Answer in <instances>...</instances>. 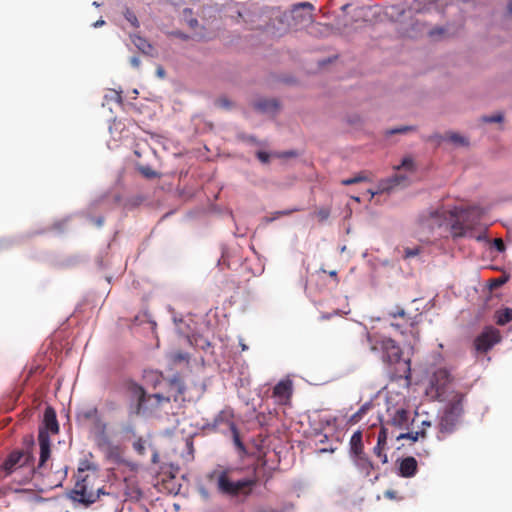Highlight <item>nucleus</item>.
I'll return each mask as SVG.
<instances>
[{"mask_svg":"<svg viewBox=\"0 0 512 512\" xmlns=\"http://www.w3.org/2000/svg\"><path fill=\"white\" fill-rule=\"evenodd\" d=\"M130 39L132 43L139 49L143 54L150 55L153 51L152 45L143 37L138 34H131Z\"/></svg>","mask_w":512,"mask_h":512,"instance_id":"nucleus-24","label":"nucleus"},{"mask_svg":"<svg viewBox=\"0 0 512 512\" xmlns=\"http://www.w3.org/2000/svg\"><path fill=\"white\" fill-rule=\"evenodd\" d=\"M104 20H97L95 23H94V27H99V26H102L104 24Z\"/></svg>","mask_w":512,"mask_h":512,"instance_id":"nucleus-53","label":"nucleus"},{"mask_svg":"<svg viewBox=\"0 0 512 512\" xmlns=\"http://www.w3.org/2000/svg\"><path fill=\"white\" fill-rule=\"evenodd\" d=\"M171 358L174 362H181V361L187 360L188 355L186 353L177 352V353H173Z\"/></svg>","mask_w":512,"mask_h":512,"instance_id":"nucleus-41","label":"nucleus"},{"mask_svg":"<svg viewBox=\"0 0 512 512\" xmlns=\"http://www.w3.org/2000/svg\"><path fill=\"white\" fill-rule=\"evenodd\" d=\"M354 465L365 477H369L374 470V464L366 454L351 457Z\"/></svg>","mask_w":512,"mask_h":512,"instance_id":"nucleus-19","label":"nucleus"},{"mask_svg":"<svg viewBox=\"0 0 512 512\" xmlns=\"http://www.w3.org/2000/svg\"><path fill=\"white\" fill-rule=\"evenodd\" d=\"M38 442H39V446H40V459H39V464H38L36 471L40 470L45 465L46 461L50 457V452H51L50 437H49V434H47L44 430H39Z\"/></svg>","mask_w":512,"mask_h":512,"instance_id":"nucleus-15","label":"nucleus"},{"mask_svg":"<svg viewBox=\"0 0 512 512\" xmlns=\"http://www.w3.org/2000/svg\"><path fill=\"white\" fill-rule=\"evenodd\" d=\"M370 409V403H365L363 404L359 410L352 416V420L353 421H358L360 420L363 415H365L367 413V411Z\"/></svg>","mask_w":512,"mask_h":512,"instance_id":"nucleus-36","label":"nucleus"},{"mask_svg":"<svg viewBox=\"0 0 512 512\" xmlns=\"http://www.w3.org/2000/svg\"><path fill=\"white\" fill-rule=\"evenodd\" d=\"M302 209L300 208H293V209H289V210H284V211H279L277 212V215L278 216H285V215H290L294 212H298V211H301Z\"/></svg>","mask_w":512,"mask_h":512,"instance_id":"nucleus-45","label":"nucleus"},{"mask_svg":"<svg viewBox=\"0 0 512 512\" xmlns=\"http://www.w3.org/2000/svg\"><path fill=\"white\" fill-rule=\"evenodd\" d=\"M209 482L213 483L219 494L245 501L253 492L257 478H242L235 480L228 468L215 469L207 474Z\"/></svg>","mask_w":512,"mask_h":512,"instance_id":"nucleus-1","label":"nucleus"},{"mask_svg":"<svg viewBox=\"0 0 512 512\" xmlns=\"http://www.w3.org/2000/svg\"><path fill=\"white\" fill-rule=\"evenodd\" d=\"M156 74L158 77L160 78H164L165 76V70L163 69V67L159 66L156 70Z\"/></svg>","mask_w":512,"mask_h":512,"instance_id":"nucleus-50","label":"nucleus"},{"mask_svg":"<svg viewBox=\"0 0 512 512\" xmlns=\"http://www.w3.org/2000/svg\"><path fill=\"white\" fill-rule=\"evenodd\" d=\"M170 397L164 396L159 393L145 395V400L142 406L136 407V413L139 414L141 412H149L153 413L159 410L164 403H169Z\"/></svg>","mask_w":512,"mask_h":512,"instance_id":"nucleus-10","label":"nucleus"},{"mask_svg":"<svg viewBox=\"0 0 512 512\" xmlns=\"http://www.w3.org/2000/svg\"><path fill=\"white\" fill-rule=\"evenodd\" d=\"M483 211L473 206L466 209L455 208L449 211L450 234L453 238L471 237L472 231L480 223Z\"/></svg>","mask_w":512,"mask_h":512,"instance_id":"nucleus-4","label":"nucleus"},{"mask_svg":"<svg viewBox=\"0 0 512 512\" xmlns=\"http://www.w3.org/2000/svg\"><path fill=\"white\" fill-rule=\"evenodd\" d=\"M234 441H235V444L237 445V447H239L240 449H244V446H243L242 442L240 441L239 436L236 431L234 432Z\"/></svg>","mask_w":512,"mask_h":512,"instance_id":"nucleus-49","label":"nucleus"},{"mask_svg":"<svg viewBox=\"0 0 512 512\" xmlns=\"http://www.w3.org/2000/svg\"><path fill=\"white\" fill-rule=\"evenodd\" d=\"M169 388H170V391L174 392V394H173L174 401H177L178 397L183 395L184 390H185L183 381L177 377H174L173 379L170 380Z\"/></svg>","mask_w":512,"mask_h":512,"instance_id":"nucleus-27","label":"nucleus"},{"mask_svg":"<svg viewBox=\"0 0 512 512\" xmlns=\"http://www.w3.org/2000/svg\"><path fill=\"white\" fill-rule=\"evenodd\" d=\"M133 447L134 449L139 453V454H144V451H145V447H144V444L141 442V441H137L133 444Z\"/></svg>","mask_w":512,"mask_h":512,"instance_id":"nucleus-44","label":"nucleus"},{"mask_svg":"<svg viewBox=\"0 0 512 512\" xmlns=\"http://www.w3.org/2000/svg\"><path fill=\"white\" fill-rule=\"evenodd\" d=\"M77 471V480L70 492V498L84 505L96 502L101 494H109L99 486L100 479L95 467L88 463L82 464Z\"/></svg>","mask_w":512,"mask_h":512,"instance_id":"nucleus-2","label":"nucleus"},{"mask_svg":"<svg viewBox=\"0 0 512 512\" xmlns=\"http://www.w3.org/2000/svg\"><path fill=\"white\" fill-rule=\"evenodd\" d=\"M139 171H140V173H141L144 177H146V178H148V179H153V178H156V177L158 176L157 172H156V171H154V170H153L151 167H149V166H141V167L139 168Z\"/></svg>","mask_w":512,"mask_h":512,"instance_id":"nucleus-32","label":"nucleus"},{"mask_svg":"<svg viewBox=\"0 0 512 512\" xmlns=\"http://www.w3.org/2000/svg\"><path fill=\"white\" fill-rule=\"evenodd\" d=\"M502 120H503L502 114H495L492 116L483 117V121L487 122V123H497V122H501Z\"/></svg>","mask_w":512,"mask_h":512,"instance_id":"nucleus-38","label":"nucleus"},{"mask_svg":"<svg viewBox=\"0 0 512 512\" xmlns=\"http://www.w3.org/2000/svg\"><path fill=\"white\" fill-rule=\"evenodd\" d=\"M451 374L445 368L436 370L431 378V384L438 395L444 393L445 386L451 382Z\"/></svg>","mask_w":512,"mask_h":512,"instance_id":"nucleus-14","label":"nucleus"},{"mask_svg":"<svg viewBox=\"0 0 512 512\" xmlns=\"http://www.w3.org/2000/svg\"><path fill=\"white\" fill-rule=\"evenodd\" d=\"M362 454H365L362 441V432L356 431L350 438V455L351 457H354Z\"/></svg>","mask_w":512,"mask_h":512,"instance_id":"nucleus-22","label":"nucleus"},{"mask_svg":"<svg viewBox=\"0 0 512 512\" xmlns=\"http://www.w3.org/2000/svg\"><path fill=\"white\" fill-rule=\"evenodd\" d=\"M367 342L370 351L379 354L384 363L389 365L400 363L402 349L391 337L380 333H367Z\"/></svg>","mask_w":512,"mask_h":512,"instance_id":"nucleus-5","label":"nucleus"},{"mask_svg":"<svg viewBox=\"0 0 512 512\" xmlns=\"http://www.w3.org/2000/svg\"><path fill=\"white\" fill-rule=\"evenodd\" d=\"M502 339L501 333L493 326H487L474 339L473 348L477 354H484L490 351Z\"/></svg>","mask_w":512,"mask_h":512,"instance_id":"nucleus-7","label":"nucleus"},{"mask_svg":"<svg viewBox=\"0 0 512 512\" xmlns=\"http://www.w3.org/2000/svg\"><path fill=\"white\" fill-rule=\"evenodd\" d=\"M415 128L413 126H401L399 128H395L389 131V134H397V133H405L408 131H412Z\"/></svg>","mask_w":512,"mask_h":512,"instance_id":"nucleus-40","label":"nucleus"},{"mask_svg":"<svg viewBox=\"0 0 512 512\" xmlns=\"http://www.w3.org/2000/svg\"><path fill=\"white\" fill-rule=\"evenodd\" d=\"M293 394V383L290 379L279 381L273 388L272 397L279 405H287Z\"/></svg>","mask_w":512,"mask_h":512,"instance_id":"nucleus-9","label":"nucleus"},{"mask_svg":"<svg viewBox=\"0 0 512 512\" xmlns=\"http://www.w3.org/2000/svg\"><path fill=\"white\" fill-rule=\"evenodd\" d=\"M426 437V431L424 429H421L416 432H407V433H399L395 436L396 440H402V439H410L412 442H416L419 438H425Z\"/></svg>","mask_w":512,"mask_h":512,"instance_id":"nucleus-28","label":"nucleus"},{"mask_svg":"<svg viewBox=\"0 0 512 512\" xmlns=\"http://www.w3.org/2000/svg\"><path fill=\"white\" fill-rule=\"evenodd\" d=\"M241 347L243 351L248 349V347L245 344H241Z\"/></svg>","mask_w":512,"mask_h":512,"instance_id":"nucleus-57","label":"nucleus"},{"mask_svg":"<svg viewBox=\"0 0 512 512\" xmlns=\"http://www.w3.org/2000/svg\"><path fill=\"white\" fill-rule=\"evenodd\" d=\"M125 483L127 486L126 495L130 499L139 500L142 497V491L137 486L130 485L127 479H125Z\"/></svg>","mask_w":512,"mask_h":512,"instance_id":"nucleus-29","label":"nucleus"},{"mask_svg":"<svg viewBox=\"0 0 512 512\" xmlns=\"http://www.w3.org/2000/svg\"><path fill=\"white\" fill-rule=\"evenodd\" d=\"M411 363H410V359L408 360H405L404 361V364H403V368L400 370V372L406 377V378H409L410 377V373H411V367H410Z\"/></svg>","mask_w":512,"mask_h":512,"instance_id":"nucleus-39","label":"nucleus"},{"mask_svg":"<svg viewBox=\"0 0 512 512\" xmlns=\"http://www.w3.org/2000/svg\"><path fill=\"white\" fill-rule=\"evenodd\" d=\"M313 10L314 6L309 2L294 5L291 15L292 19L295 21V26L303 27L311 23L313 20Z\"/></svg>","mask_w":512,"mask_h":512,"instance_id":"nucleus-8","label":"nucleus"},{"mask_svg":"<svg viewBox=\"0 0 512 512\" xmlns=\"http://www.w3.org/2000/svg\"><path fill=\"white\" fill-rule=\"evenodd\" d=\"M254 106L261 112H274L278 109V102L274 99H263L257 101Z\"/></svg>","mask_w":512,"mask_h":512,"instance_id":"nucleus-25","label":"nucleus"},{"mask_svg":"<svg viewBox=\"0 0 512 512\" xmlns=\"http://www.w3.org/2000/svg\"><path fill=\"white\" fill-rule=\"evenodd\" d=\"M40 430H44L47 434L48 432L56 434L59 431V424L56 418V412L50 406H48L44 411L43 428H40Z\"/></svg>","mask_w":512,"mask_h":512,"instance_id":"nucleus-17","label":"nucleus"},{"mask_svg":"<svg viewBox=\"0 0 512 512\" xmlns=\"http://www.w3.org/2000/svg\"><path fill=\"white\" fill-rule=\"evenodd\" d=\"M330 277L337 279V271L332 270L329 272Z\"/></svg>","mask_w":512,"mask_h":512,"instance_id":"nucleus-54","label":"nucleus"},{"mask_svg":"<svg viewBox=\"0 0 512 512\" xmlns=\"http://www.w3.org/2000/svg\"><path fill=\"white\" fill-rule=\"evenodd\" d=\"M398 473L401 477L411 478L416 475L418 471V463L412 456L405 457L400 460Z\"/></svg>","mask_w":512,"mask_h":512,"instance_id":"nucleus-16","label":"nucleus"},{"mask_svg":"<svg viewBox=\"0 0 512 512\" xmlns=\"http://www.w3.org/2000/svg\"><path fill=\"white\" fill-rule=\"evenodd\" d=\"M130 64L134 67V68H139L140 66V59L136 56H133L131 57L130 59Z\"/></svg>","mask_w":512,"mask_h":512,"instance_id":"nucleus-47","label":"nucleus"},{"mask_svg":"<svg viewBox=\"0 0 512 512\" xmlns=\"http://www.w3.org/2000/svg\"><path fill=\"white\" fill-rule=\"evenodd\" d=\"M420 252H421V248L420 247H414V248L407 247V248L404 249L403 257L405 259H408V258H411V257H415V256L419 255Z\"/></svg>","mask_w":512,"mask_h":512,"instance_id":"nucleus-37","label":"nucleus"},{"mask_svg":"<svg viewBox=\"0 0 512 512\" xmlns=\"http://www.w3.org/2000/svg\"><path fill=\"white\" fill-rule=\"evenodd\" d=\"M494 245L499 251H503L505 249L504 242L500 238L494 240Z\"/></svg>","mask_w":512,"mask_h":512,"instance_id":"nucleus-46","label":"nucleus"},{"mask_svg":"<svg viewBox=\"0 0 512 512\" xmlns=\"http://www.w3.org/2000/svg\"><path fill=\"white\" fill-rule=\"evenodd\" d=\"M464 398H465V395L463 393H456L452 397V399L449 401L444 412L459 419L464 411V409H463Z\"/></svg>","mask_w":512,"mask_h":512,"instance_id":"nucleus-18","label":"nucleus"},{"mask_svg":"<svg viewBox=\"0 0 512 512\" xmlns=\"http://www.w3.org/2000/svg\"><path fill=\"white\" fill-rule=\"evenodd\" d=\"M508 11L512 14V0L508 4Z\"/></svg>","mask_w":512,"mask_h":512,"instance_id":"nucleus-56","label":"nucleus"},{"mask_svg":"<svg viewBox=\"0 0 512 512\" xmlns=\"http://www.w3.org/2000/svg\"><path fill=\"white\" fill-rule=\"evenodd\" d=\"M124 17L133 27H135V28L139 27L140 24H139L137 16L129 8L125 9Z\"/></svg>","mask_w":512,"mask_h":512,"instance_id":"nucleus-31","label":"nucleus"},{"mask_svg":"<svg viewBox=\"0 0 512 512\" xmlns=\"http://www.w3.org/2000/svg\"><path fill=\"white\" fill-rule=\"evenodd\" d=\"M388 419L381 422L380 431L386 432L388 438H395L396 430H406L409 427V412L404 408L388 411Z\"/></svg>","mask_w":512,"mask_h":512,"instance_id":"nucleus-6","label":"nucleus"},{"mask_svg":"<svg viewBox=\"0 0 512 512\" xmlns=\"http://www.w3.org/2000/svg\"><path fill=\"white\" fill-rule=\"evenodd\" d=\"M120 464L127 465L130 468L131 471H135L138 468L137 464L132 463V462L120 461Z\"/></svg>","mask_w":512,"mask_h":512,"instance_id":"nucleus-48","label":"nucleus"},{"mask_svg":"<svg viewBox=\"0 0 512 512\" xmlns=\"http://www.w3.org/2000/svg\"><path fill=\"white\" fill-rule=\"evenodd\" d=\"M257 158L262 162V163H268L269 160H270V155L267 153V152H264V151H258L257 152Z\"/></svg>","mask_w":512,"mask_h":512,"instance_id":"nucleus-42","label":"nucleus"},{"mask_svg":"<svg viewBox=\"0 0 512 512\" xmlns=\"http://www.w3.org/2000/svg\"><path fill=\"white\" fill-rule=\"evenodd\" d=\"M421 425H422L421 429H424L426 431V428L431 426V422L424 420V421H422Z\"/></svg>","mask_w":512,"mask_h":512,"instance_id":"nucleus-51","label":"nucleus"},{"mask_svg":"<svg viewBox=\"0 0 512 512\" xmlns=\"http://www.w3.org/2000/svg\"><path fill=\"white\" fill-rule=\"evenodd\" d=\"M407 182H408V178L405 175L396 174L390 178L382 180L379 183L378 191H376V192L371 191V195L374 196L377 193L390 192L392 189H394L397 186L407 185Z\"/></svg>","mask_w":512,"mask_h":512,"instance_id":"nucleus-12","label":"nucleus"},{"mask_svg":"<svg viewBox=\"0 0 512 512\" xmlns=\"http://www.w3.org/2000/svg\"><path fill=\"white\" fill-rule=\"evenodd\" d=\"M36 473L34 458L29 452H11L0 464V481L13 476L19 484L27 483Z\"/></svg>","mask_w":512,"mask_h":512,"instance_id":"nucleus-3","label":"nucleus"},{"mask_svg":"<svg viewBox=\"0 0 512 512\" xmlns=\"http://www.w3.org/2000/svg\"><path fill=\"white\" fill-rule=\"evenodd\" d=\"M368 180H369V178L362 172L352 178L343 179L341 181V184L348 186V185H353V184H357V183L368 181Z\"/></svg>","mask_w":512,"mask_h":512,"instance_id":"nucleus-30","label":"nucleus"},{"mask_svg":"<svg viewBox=\"0 0 512 512\" xmlns=\"http://www.w3.org/2000/svg\"><path fill=\"white\" fill-rule=\"evenodd\" d=\"M152 461L156 463L158 461V454L155 452L152 457Z\"/></svg>","mask_w":512,"mask_h":512,"instance_id":"nucleus-55","label":"nucleus"},{"mask_svg":"<svg viewBox=\"0 0 512 512\" xmlns=\"http://www.w3.org/2000/svg\"><path fill=\"white\" fill-rule=\"evenodd\" d=\"M385 434H386L385 430L379 431L378 437H377V444L373 448L374 454L378 458H380V460L383 464H386L388 462V456L385 453L388 437H386Z\"/></svg>","mask_w":512,"mask_h":512,"instance_id":"nucleus-20","label":"nucleus"},{"mask_svg":"<svg viewBox=\"0 0 512 512\" xmlns=\"http://www.w3.org/2000/svg\"><path fill=\"white\" fill-rule=\"evenodd\" d=\"M395 168L397 170L405 169V170L413 171L414 170L413 160L410 157H406L402 160L401 164L399 166H396Z\"/></svg>","mask_w":512,"mask_h":512,"instance_id":"nucleus-35","label":"nucleus"},{"mask_svg":"<svg viewBox=\"0 0 512 512\" xmlns=\"http://www.w3.org/2000/svg\"><path fill=\"white\" fill-rule=\"evenodd\" d=\"M388 315L393 319H401L400 322H392L391 326L395 329H403L406 327H412L416 324L415 318L409 316L405 310L401 307H396L395 310L390 311Z\"/></svg>","mask_w":512,"mask_h":512,"instance_id":"nucleus-13","label":"nucleus"},{"mask_svg":"<svg viewBox=\"0 0 512 512\" xmlns=\"http://www.w3.org/2000/svg\"><path fill=\"white\" fill-rule=\"evenodd\" d=\"M495 321L498 325H505L512 321V308H504L495 312Z\"/></svg>","mask_w":512,"mask_h":512,"instance_id":"nucleus-26","label":"nucleus"},{"mask_svg":"<svg viewBox=\"0 0 512 512\" xmlns=\"http://www.w3.org/2000/svg\"><path fill=\"white\" fill-rule=\"evenodd\" d=\"M80 416L84 418L85 420H90L97 418L98 416V409L96 407L89 408L83 412H81Z\"/></svg>","mask_w":512,"mask_h":512,"instance_id":"nucleus-34","label":"nucleus"},{"mask_svg":"<svg viewBox=\"0 0 512 512\" xmlns=\"http://www.w3.org/2000/svg\"><path fill=\"white\" fill-rule=\"evenodd\" d=\"M219 103L222 105V106H225V107H228L229 106V103L226 99H220L219 100Z\"/></svg>","mask_w":512,"mask_h":512,"instance_id":"nucleus-52","label":"nucleus"},{"mask_svg":"<svg viewBox=\"0 0 512 512\" xmlns=\"http://www.w3.org/2000/svg\"><path fill=\"white\" fill-rule=\"evenodd\" d=\"M506 282V278H496L491 280V288H496L503 285Z\"/></svg>","mask_w":512,"mask_h":512,"instance_id":"nucleus-43","label":"nucleus"},{"mask_svg":"<svg viewBox=\"0 0 512 512\" xmlns=\"http://www.w3.org/2000/svg\"><path fill=\"white\" fill-rule=\"evenodd\" d=\"M459 419L444 412L438 423V440H443L446 435L451 434L458 423Z\"/></svg>","mask_w":512,"mask_h":512,"instance_id":"nucleus-11","label":"nucleus"},{"mask_svg":"<svg viewBox=\"0 0 512 512\" xmlns=\"http://www.w3.org/2000/svg\"><path fill=\"white\" fill-rule=\"evenodd\" d=\"M429 140H436V141L447 140V141H449L455 145H458V146L468 145L467 139L455 132H447L444 136L435 134V135L430 136Z\"/></svg>","mask_w":512,"mask_h":512,"instance_id":"nucleus-21","label":"nucleus"},{"mask_svg":"<svg viewBox=\"0 0 512 512\" xmlns=\"http://www.w3.org/2000/svg\"><path fill=\"white\" fill-rule=\"evenodd\" d=\"M315 215L320 222H324L330 216V209L327 207H322L315 212Z\"/></svg>","mask_w":512,"mask_h":512,"instance_id":"nucleus-33","label":"nucleus"},{"mask_svg":"<svg viewBox=\"0 0 512 512\" xmlns=\"http://www.w3.org/2000/svg\"><path fill=\"white\" fill-rule=\"evenodd\" d=\"M348 6H349L348 4L342 6V10L345 11L348 8Z\"/></svg>","mask_w":512,"mask_h":512,"instance_id":"nucleus-58","label":"nucleus"},{"mask_svg":"<svg viewBox=\"0 0 512 512\" xmlns=\"http://www.w3.org/2000/svg\"><path fill=\"white\" fill-rule=\"evenodd\" d=\"M127 390L131 396L137 400V407L142 406L146 395L144 388L141 385L130 381L127 384Z\"/></svg>","mask_w":512,"mask_h":512,"instance_id":"nucleus-23","label":"nucleus"}]
</instances>
